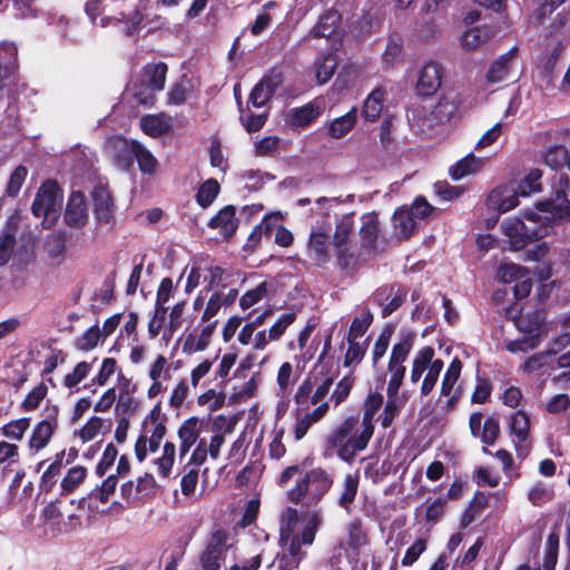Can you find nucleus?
Masks as SVG:
<instances>
[{"mask_svg":"<svg viewBox=\"0 0 570 570\" xmlns=\"http://www.w3.org/2000/svg\"><path fill=\"white\" fill-rule=\"evenodd\" d=\"M383 404V396L379 393L367 395L364 405L362 419L360 421L374 431V417Z\"/></svg>","mask_w":570,"mask_h":570,"instance_id":"ea45409f","label":"nucleus"},{"mask_svg":"<svg viewBox=\"0 0 570 570\" xmlns=\"http://www.w3.org/2000/svg\"><path fill=\"white\" fill-rule=\"evenodd\" d=\"M568 150L563 146H553L544 155V163L552 169H558L567 164Z\"/></svg>","mask_w":570,"mask_h":570,"instance_id":"e2e57ef3","label":"nucleus"},{"mask_svg":"<svg viewBox=\"0 0 570 570\" xmlns=\"http://www.w3.org/2000/svg\"><path fill=\"white\" fill-rule=\"evenodd\" d=\"M186 303L179 302L173 306L169 312L168 323L166 325L165 331L171 336L175 332H177L184 324V312H185Z\"/></svg>","mask_w":570,"mask_h":570,"instance_id":"0e129e2a","label":"nucleus"},{"mask_svg":"<svg viewBox=\"0 0 570 570\" xmlns=\"http://www.w3.org/2000/svg\"><path fill=\"white\" fill-rule=\"evenodd\" d=\"M89 213L86 197L80 191H73L67 203L65 222L71 228H82L88 222Z\"/></svg>","mask_w":570,"mask_h":570,"instance_id":"2eb2a0df","label":"nucleus"},{"mask_svg":"<svg viewBox=\"0 0 570 570\" xmlns=\"http://www.w3.org/2000/svg\"><path fill=\"white\" fill-rule=\"evenodd\" d=\"M117 370L118 366L115 358H104L98 373L91 380V384L97 386H105L109 379L117 372Z\"/></svg>","mask_w":570,"mask_h":570,"instance_id":"4d7b16f0","label":"nucleus"},{"mask_svg":"<svg viewBox=\"0 0 570 570\" xmlns=\"http://www.w3.org/2000/svg\"><path fill=\"white\" fill-rule=\"evenodd\" d=\"M354 235V215L353 213L342 215L335 223L333 235V247L343 246L352 242Z\"/></svg>","mask_w":570,"mask_h":570,"instance_id":"c85d7f7f","label":"nucleus"},{"mask_svg":"<svg viewBox=\"0 0 570 570\" xmlns=\"http://www.w3.org/2000/svg\"><path fill=\"white\" fill-rule=\"evenodd\" d=\"M444 362L435 358V350L432 346H423L417 350L411 362L410 381L413 384L421 380L420 394L428 396L435 387Z\"/></svg>","mask_w":570,"mask_h":570,"instance_id":"f03ea898","label":"nucleus"},{"mask_svg":"<svg viewBox=\"0 0 570 570\" xmlns=\"http://www.w3.org/2000/svg\"><path fill=\"white\" fill-rule=\"evenodd\" d=\"M166 425L160 420L159 414L154 411L144 422V432L137 439L135 444V454L139 462H142L147 458V438L161 442L166 434Z\"/></svg>","mask_w":570,"mask_h":570,"instance_id":"9b49d317","label":"nucleus"},{"mask_svg":"<svg viewBox=\"0 0 570 570\" xmlns=\"http://www.w3.org/2000/svg\"><path fill=\"white\" fill-rule=\"evenodd\" d=\"M108 153L112 155L116 161L122 166L128 165V158L134 156L137 160L139 170L149 176L157 174L159 163L156 157L144 145L138 141H127L124 138H115L108 142Z\"/></svg>","mask_w":570,"mask_h":570,"instance_id":"20e7f679","label":"nucleus"},{"mask_svg":"<svg viewBox=\"0 0 570 570\" xmlns=\"http://www.w3.org/2000/svg\"><path fill=\"white\" fill-rule=\"evenodd\" d=\"M456 111V101L449 97H442L432 109L431 116L436 122H446L455 115Z\"/></svg>","mask_w":570,"mask_h":570,"instance_id":"58836bf2","label":"nucleus"},{"mask_svg":"<svg viewBox=\"0 0 570 570\" xmlns=\"http://www.w3.org/2000/svg\"><path fill=\"white\" fill-rule=\"evenodd\" d=\"M140 127L145 134L155 138L164 135L168 129L166 121L161 117L155 115L144 116L140 119Z\"/></svg>","mask_w":570,"mask_h":570,"instance_id":"49530a36","label":"nucleus"},{"mask_svg":"<svg viewBox=\"0 0 570 570\" xmlns=\"http://www.w3.org/2000/svg\"><path fill=\"white\" fill-rule=\"evenodd\" d=\"M320 108L313 104H307L301 108H295L291 112V122L297 127H306L320 116Z\"/></svg>","mask_w":570,"mask_h":570,"instance_id":"e433bc0d","label":"nucleus"},{"mask_svg":"<svg viewBox=\"0 0 570 570\" xmlns=\"http://www.w3.org/2000/svg\"><path fill=\"white\" fill-rule=\"evenodd\" d=\"M541 177L542 173L539 169L530 170L524 179L520 181L518 193L522 197H527L532 193H539L541 190Z\"/></svg>","mask_w":570,"mask_h":570,"instance_id":"603ef678","label":"nucleus"},{"mask_svg":"<svg viewBox=\"0 0 570 570\" xmlns=\"http://www.w3.org/2000/svg\"><path fill=\"white\" fill-rule=\"evenodd\" d=\"M384 91L375 88L365 99L362 108V116L367 121H375L384 107Z\"/></svg>","mask_w":570,"mask_h":570,"instance_id":"2f4dec72","label":"nucleus"},{"mask_svg":"<svg viewBox=\"0 0 570 570\" xmlns=\"http://www.w3.org/2000/svg\"><path fill=\"white\" fill-rule=\"evenodd\" d=\"M202 433V424L198 417H189L179 426V458L180 460L198 443Z\"/></svg>","mask_w":570,"mask_h":570,"instance_id":"aec40b11","label":"nucleus"},{"mask_svg":"<svg viewBox=\"0 0 570 570\" xmlns=\"http://www.w3.org/2000/svg\"><path fill=\"white\" fill-rule=\"evenodd\" d=\"M483 167V159L469 154L450 168V175L454 180H460L468 175L478 173Z\"/></svg>","mask_w":570,"mask_h":570,"instance_id":"7c9ffc66","label":"nucleus"},{"mask_svg":"<svg viewBox=\"0 0 570 570\" xmlns=\"http://www.w3.org/2000/svg\"><path fill=\"white\" fill-rule=\"evenodd\" d=\"M358 483L360 473L357 471L353 473H347L344 476L341 494L338 497V504L340 507L344 508L347 512L351 510V505L356 498L358 491Z\"/></svg>","mask_w":570,"mask_h":570,"instance_id":"c756f323","label":"nucleus"},{"mask_svg":"<svg viewBox=\"0 0 570 570\" xmlns=\"http://www.w3.org/2000/svg\"><path fill=\"white\" fill-rule=\"evenodd\" d=\"M337 59L334 55L328 53L315 61V73L318 83H326L334 75Z\"/></svg>","mask_w":570,"mask_h":570,"instance_id":"79ce46f5","label":"nucleus"},{"mask_svg":"<svg viewBox=\"0 0 570 570\" xmlns=\"http://www.w3.org/2000/svg\"><path fill=\"white\" fill-rule=\"evenodd\" d=\"M441 83V66L434 61H429L419 70L415 90L421 96H432L439 90Z\"/></svg>","mask_w":570,"mask_h":570,"instance_id":"ddd939ff","label":"nucleus"},{"mask_svg":"<svg viewBox=\"0 0 570 570\" xmlns=\"http://www.w3.org/2000/svg\"><path fill=\"white\" fill-rule=\"evenodd\" d=\"M502 229L509 238L510 247L513 250L522 249L529 242L546 235V228L528 226L519 218L505 219L502 224Z\"/></svg>","mask_w":570,"mask_h":570,"instance_id":"9d476101","label":"nucleus"},{"mask_svg":"<svg viewBox=\"0 0 570 570\" xmlns=\"http://www.w3.org/2000/svg\"><path fill=\"white\" fill-rule=\"evenodd\" d=\"M94 210L99 224L108 225L114 222V202L105 186H97L92 190Z\"/></svg>","mask_w":570,"mask_h":570,"instance_id":"6ab92c4d","label":"nucleus"},{"mask_svg":"<svg viewBox=\"0 0 570 570\" xmlns=\"http://www.w3.org/2000/svg\"><path fill=\"white\" fill-rule=\"evenodd\" d=\"M482 413L474 412L470 415L469 426L471 434L487 445L495 443L500 434V423L494 416H489L482 424Z\"/></svg>","mask_w":570,"mask_h":570,"instance_id":"f8f14e48","label":"nucleus"},{"mask_svg":"<svg viewBox=\"0 0 570 570\" xmlns=\"http://www.w3.org/2000/svg\"><path fill=\"white\" fill-rule=\"evenodd\" d=\"M282 82L283 76L279 71H269L252 89L248 101L254 107L264 106L272 98V96L274 95L276 89L282 85Z\"/></svg>","mask_w":570,"mask_h":570,"instance_id":"4468645a","label":"nucleus"},{"mask_svg":"<svg viewBox=\"0 0 570 570\" xmlns=\"http://www.w3.org/2000/svg\"><path fill=\"white\" fill-rule=\"evenodd\" d=\"M537 208L551 214L552 218H563L570 214V200L564 190H558L554 198L539 202Z\"/></svg>","mask_w":570,"mask_h":570,"instance_id":"393cba45","label":"nucleus"},{"mask_svg":"<svg viewBox=\"0 0 570 570\" xmlns=\"http://www.w3.org/2000/svg\"><path fill=\"white\" fill-rule=\"evenodd\" d=\"M356 121L357 109L353 107L345 115L333 119L326 125L327 135L334 139H340L354 128Z\"/></svg>","mask_w":570,"mask_h":570,"instance_id":"a878e982","label":"nucleus"},{"mask_svg":"<svg viewBox=\"0 0 570 570\" xmlns=\"http://www.w3.org/2000/svg\"><path fill=\"white\" fill-rule=\"evenodd\" d=\"M42 415L43 419L35 424L28 439L30 454H38L46 449L59 426V407L57 405H47Z\"/></svg>","mask_w":570,"mask_h":570,"instance_id":"6e6552de","label":"nucleus"},{"mask_svg":"<svg viewBox=\"0 0 570 570\" xmlns=\"http://www.w3.org/2000/svg\"><path fill=\"white\" fill-rule=\"evenodd\" d=\"M176 445L173 442H166L163 446L161 454L154 460L157 473L161 478H168L176 459Z\"/></svg>","mask_w":570,"mask_h":570,"instance_id":"473e14b6","label":"nucleus"},{"mask_svg":"<svg viewBox=\"0 0 570 570\" xmlns=\"http://www.w3.org/2000/svg\"><path fill=\"white\" fill-rule=\"evenodd\" d=\"M218 193L219 184L215 179H208L199 187L196 196L197 202L202 207L206 208L216 199Z\"/></svg>","mask_w":570,"mask_h":570,"instance_id":"5fc2aeb1","label":"nucleus"},{"mask_svg":"<svg viewBox=\"0 0 570 570\" xmlns=\"http://www.w3.org/2000/svg\"><path fill=\"white\" fill-rule=\"evenodd\" d=\"M30 426L29 417H20L17 420H12L4 424L1 429L2 434L13 441H21L24 433Z\"/></svg>","mask_w":570,"mask_h":570,"instance_id":"8fccbe9b","label":"nucleus"},{"mask_svg":"<svg viewBox=\"0 0 570 570\" xmlns=\"http://www.w3.org/2000/svg\"><path fill=\"white\" fill-rule=\"evenodd\" d=\"M267 296V283L263 282L255 288L247 291L239 298V306L243 311H247L255 304L259 303Z\"/></svg>","mask_w":570,"mask_h":570,"instance_id":"864d4df0","label":"nucleus"},{"mask_svg":"<svg viewBox=\"0 0 570 570\" xmlns=\"http://www.w3.org/2000/svg\"><path fill=\"white\" fill-rule=\"evenodd\" d=\"M307 256L317 265L331 258L330 235L322 228H313L307 242Z\"/></svg>","mask_w":570,"mask_h":570,"instance_id":"a211bd4d","label":"nucleus"},{"mask_svg":"<svg viewBox=\"0 0 570 570\" xmlns=\"http://www.w3.org/2000/svg\"><path fill=\"white\" fill-rule=\"evenodd\" d=\"M379 232L377 216L374 213L364 214L360 229L361 247L364 252H376Z\"/></svg>","mask_w":570,"mask_h":570,"instance_id":"b1692460","label":"nucleus"},{"mask_svg":"<svg viewBox=\"0 0 570 570\" xmlns=\"http://www.w3.org/2000/svg\"><path fill=\"white\" fill-rule=\"evenodd\" d=\"M111 429V422L109 420L91 416L77 432L76 435L82 441V443L90 442L109 432Z\"/></svg>","mask_w":570,"mask_h":570,"instance_id":"bb28decb","label":"nucleus"},{"mask_svg":"<svg viewBox=\"0 0 570 570\" xmlns=\"http://www.w3.org/2000/svg\"><path fill=\"white\" fill-rule=\"evenodd\" d=\"M92 370V364L79 362L73 370L63 377V385L69 390L78 391V384L82 382Z\"/></svg>","mask_w":570,"mask_h":570,"instance_id":"a18cd8bd","label":"nucleus"},{"mask_svg":"<svg viewBox=\"0 0 570 570\" xmlns=\"http://www.w3.org/2000/svg\"><path fill=\"white\" fill-rule=\"evenodd\" d=\"M529 500L534 505H542L546 502L552 500L553 490L542 482L535 483L529 491Z\"/></svg>","mask_w":570,"mask_h":570,"instance_id":"680f3d73","label":"nucleus"},{"mask_svg":"<svg viewBox=\"0 0 570 570\" xmlns=\"http://www.w3.org/2000/svg\"><path fill=\"white\" fill-rule=\"evenodd\" d=\"M517 52L518 48L513 47L495 59L487 72V81L490 83H499L509 80L517 62Z\"/></svg>","mask_w":570,"mask_h":570,"instance_id":"f3484780","label":"nucleus"},{"mask_svg":"<svg viewBox=\"0 0 570 570\" xmlns=\"http://www.w3.org/2000/svg\"><path fill=\"white\" fill-rule=\"evenodd\" d=\"M528 269L513 263H502L498 267L497 278L502 283H511L523 278Z\"/></svg>","mask_w":570,"mask_h":570,"instance_id":"de8ad7c7","label":"nucleus"},{"mask_svg":"<svg viewBox=\"0 0 570 570\" xmlns=\"http://www.w3.org/2000/svg\"><path fill=\"white\" fill-rule=\"evenodd\" d=\"M298 523V511L295 508L287 507L283 510L279 518V535L287 537L297 534L296 525Z\"/></svg>","mask_w":570,"mask_h":570,"instance_id":"09e8293b","label":"nucleus"},{"mask_svg":"<svg viewBox=\"0 0 570 570\" xmlns=\"http://www.w3.org/2000/svg\"><path fill=\"white\" fill-rule=\"evenodd\" d=\"M101 337V332L98 325L88 328L76 342V345L81 351H90L98 345Z\"/></svg>","mask_w":570,"mask_h":570,"instance_id":"69168bd1","label":"nucleus"},{"mask_svg":"<svg viewBox=\"0 0 570 570\" xmlns=\"http://www.w3.org/2000/svg\"><path fill=\"white\" fill-rule=\"evenodd\" d=\"M48 393V387L40 383L36 387H33L26 399L23 400L21 406L24 411H33L39 407L40 403L43 401Z\"/></svg>","mask_w":570,"mask_h":570,"instance_id":"bf43d9fd","label":"nucleus"},{"mask_svg":"<svg viewBox=\"0 0 570 570\" xmlns=\"http://www.w3.org/2000/svg\"><path fill=\"white\" fill-rule=\"evenodd\" d=\"M387 370L391 374L387 387H386V394H399V390L403 383L404 375L406 372L405 365H393L389 364Z\"/></svg>","mask_w":570,"mask_h":570,"instance_id":"052dcab7","label":"nucleus"},{"mask_svg":"<svg viewBox=\"0 0 570 570\" xmlns=\"http://www.w3.org/2000/svg\"><path fill=\"white\" fill-rule=\"evenodd\" d=\"M521 196L518 189H508L500 187L493 189L488 196L487 204L489 208L498 210L499 213H507L515 208L519 204L518 197Z\"/></svg>","mask_w":570,"mask_h":570,"instance_id":"4be33fe9","label":"nucleus"},{"mask_svg":"<svg viewBox=\"0 0 570 570\" xmlns=\"http://www.w3.org/2000/svg\"><path fill=\"white\" fill-rule=\"evenodd\" d=\"M335 254L337 265L345 271H353L357 268L363 262L362 253L356 248L353 243H347L343 246H335Z\"/></svg>","mask_w":570,"mask_h":570,"instance_id":"cd10ccee","label":"nucleus"},{"mask_svg":"<svg viewBox=\"0 0 570 570\" xmlns=\"http://www.w3.org/2000/svg\"><path fill=\"white\" fill-rule=\"evenodd\" d=\"M373 322V314L368 308H364L362 313L354 317L348 330L347 340H357L362 337Z\"/></svg>","mask_w":570,"mask_h":570,"instance_id":"37998d69","label":"nucleus"},{"mask_svg":"<svg viewBox=\"0 0 570 570\" xmlns=\"http://www.w3.org/2000/svg\"><path fill=\"white\" fill-rule=\"evenodd\" d=\"M62 191L57 183L52 180L45 181L38 189L35 200L32 203V214L36 217L42 218V226L50 228L57 222L61 205Z\"/></svg>","mask_w":570,"mask_h":570,"instance_id":"39448f33","label":"nucleus"},{"mask_svg":"<svg viewBox=\"0 0 570 570\" xmlns=\"http://www.w3.org/2000/svg\"><path fill=\"white\" fill-rule=\"evenodd\" d=\"M167 70L164 62L148 63L142 68L140 79L132 83L134 96L140 105L154 104L155 92L165 87Z\"/></svg>","mask_w":570,"mask_h":570,"instance_id":"0eeeda50","label":"nucleus"},{"mask_svg":"<svg viewBox=\"0 0 570 570\" xmlns=\"http://www.w3.org/2000/svg\"><path fill=\"white\" fill-rule=\"evenodd\" d=\"M225 286L222 289L214 291L208 301L205 304V308L200 316V322H218L215 320L217 314L223 307L233 305L238 296L236 288H230L228 292H224Z\"/></svg>","mask_w":570,"mask_h":570,"instance_id":"dca6fc26","label":"nucleus"},{"mask_svg":"<svg viewBox=\"0 0 570 570\" xmlns=\"http://www.w3.org/2000/svg\"><path fill=\"white\" fill-rule=\"evenodd\" d=\"M393 222L395 230L401 237H409L416 228V222L407 208L396 210Z\"/></svg>","mask_w":570,"mask_h":570,"instance_id":"a19ab883","label":"nucleus"},{"mask_svg":"<svg viewBox=\"0 0 570 570\" xmlns=\"http://www.w3.org/2000/svg\"><path fill=\"white\" fill-rule=\"evenodd\" d=\"M403 48V39L399 35H392L386 43L383 52V61L386 66H393L401 56Z\"/></svg>","mask_w":570,"mask_h":570,"instance_id":"13d9d810","label":"nucleus"},{"mask_svg":"<svg viewBox=\"0 0 570 570\" xmlns=\"http://www.w3.org/2000/svg\"><path fill=\"white\" fill-rule=\"evenodd\" d=\"M332 484L333 479L325 470L312 469L286 492V498L295 504L305 500V504L309 507L316 504L327 493Z\"/></svg>","mask_w":570,"mask_h":570,"instance_id":"7ed1b4c3","label":"nucleus"},{"mask_svg":"<svg viewBox=\"0 0 570 570\" xmlns=\"http://www.w3.org/2000/svg\"><path fill=\"white\" fill-rule=\"evenodd\" d=\"M401 404L399 394H387V401L384 405L383 413L380 416L382 428L387 429L391 426L393 420L400 413Z\"/></svg>","mask_w":570,"mask_h":570,"instance_id":"3c124183","label":"nucleus"},{"mask_svg":"<svg viewBox=\"0 0 570 570\" xmlns=\"http://www.w3.org/2000/svg\"><path fill=\"white\" fill-rule=\"evenodd\" d=\"M174 284L171 278L166 277L160 282L156 297V316H160L163 320L167 312L166 304L173 296Z\"/></svg>","mask_w":570,"mask_h":570,"instance_id":"c03bdc74","label":"nucleus"},{"mask_svg":"<svg viewBox=\"0 0 570 570\" xmlns=\"http://www.w3.org/2000/svg\"><path fill=\"white\" fill-rule=\"evenodd\" d=\"M208 226L218 229L224 238L230 237L238 227L235 207L228 205L222 208L218 214L209 220Z\"/></svg>","mask_w":570,"mask_h":570,"instance_id":"5701e85b","label":"nucleus"},{"mask_svg":"<svg viewBox=\"0 0 570 570\" xmlns=\"http://www.w3.org/2000/svg\"><path fill=\"white\" fill-rule=\"evenodd\" d=\"M495 33L494 27L488 24L470 28L461 36V47L465 51L478 50L489 42Z\"/></svg>","mask_w":570,"mask_h":570,"instance_id":"412c9836","label":"nucleus"},{"mask_svg":"<svg viewBox=\"0 0 570 570\" xmlns=\"http://www.w3.org/2000/svg\"><path fill=\"white\" fill-rule=\"evenodd\" d=\"M414 338L412 333L402 334L400 342L392 347L389 364L404 365L413 348Z\"/></svg>","mask_w":570,"mask_h":570,"instance_id":"72a5a7b5","label":"nucleus"},{"mask_svg":"<svg viewBox=\"0 0 570 570\" xmlns=\"http://www.w3.org/2000/svg\"><path fill=\"white\" fill-rule=\"evenodd\" d=\"M65 455V451H61L56 455L55 461H52L47 469L43 471L40 480L39 488L43 492H49L53 488L57 482V476L60 473L62 466V459Z\"/></svg>","mask_w":570,"mask_h":570,"instance_id":"f704fd0d","label":"nucleus"},{"mask_svg":"<svg viewBox=\"0 0 570 570\" xmlns=\"http://www.w3.org/2000/svg\"><path fill=\"white\" fill-rule=\"evenodd\" d=\"M321 522V514L318 512H313L307 517L299 533L281 538L283 547L289 553V558L282 559L285 560V568L287 570L298 568L301 561L305 557V552L302 551V546H311L314 542L315 533Z\"/></svg>","mask_w":570,"mask_h":570,"instance_id":"423d86ee","label":"nucleus"},{"mask_svg":"<svg viewBox=\"0 0 570 570\" xmlns=\"http://www.w3.org/2000/svg\"><path fill=\"white\" fill-rule=\"evenodd\" d=\"M374 431L360 421L358 415H350L335 425L324 440V456L336 454L351 464L357 453L363 452Z\"/></svg>","mask_w":570,"mask_h":570,"instance_id":"f257e3e1","label":"nucleus"},{"mask_svg":"<svg viewBox=\"0 0 570 570\" xmlns=\"http://www.w3.org/2000/svg\"><path fill=\"white\" fill-rule=\"evenodd\" d=\"M462 367V362L458 357L452 360L442 379L441 395H450L452 391H455L454 386L460 379Z\"/></svg>","mask_w":570,"mask_h":570,"instance_id":"4c0bfd02","label":"nucleus"},{"mask_svg":"<svg viewBox=\"0 0 570 570\" xmlns=\"http://www.w3.org/2000/svg\"><path fill=\"white\" fill-rule=\"evenodd\" d=\"M225 276V269L217 265H210L204 268L203 282L207 284V291H216Z\"/></svg>","mask_w":570,"mask_h":570,"instance_id":"774afa93","label":"nucleus"},{"mask_svg":"<svg viewBox=\"0 0 570 570\" xmlns=\"http://www.w3.org/2000/svg\"><path fill=\"white\" fill-rule=\"evenodd\" d=\"M510 429H511V433L519 441H524L528 436L529 429H530V420H529L528 415L522 411L515 412L511 416Z\"/></svg>","mask_w":570,"mask_h":570,"instance_id":"6e6d98bb","label":"nucleus"},{"mask_svg":"<svg viewBox=\"0 0 570 570\" xmlns=\"http://www.w3.org/2000/svg\"><path fill=\"white\" fill-rule=\"evenodd\" d=\"M27 175H28V169L22 165L18 166L12 171V174L9 178V181H8V186H7L8 196L16 197L19 194V191L27 178Z\"/></svg>","mask_w":570,"mask_h":570,"instance_id":"338daca9","label":"nucleus"},{"mask_svg":"<svg viewBox=\"0 0 570 570\" xmlns=\"http://www.w3.org/2000/svg\"><path fill=\"white\" fill-rule=\"evenodd\" d=\"M87 469L82 465H76L68 470L67 474L61 480V494H69L73 492L86 479Z\"/></svg>","mask_w":570,"mask_h":570,"instance_id":"c9c22d12","label":"nucleus"},{"mask_svg":"<svg viewBox=\"0 0 570 570\" xmlns=\"http://www.w3.org/2000/svg\"><path fill=\"white\" fill-rule=\"evenodd\" d=\"M229 533L227 530L215 528L205 543V548L199 554V564L203 570H219L225 561V554L228 550L227 541Z\"/></svg>","mask_w":570,"mask_h":570,"instance_id":"1a4fd4ad","label":"nucleus"}]
</instances>
